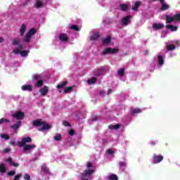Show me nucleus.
Segmentation results:
<instances>
[{"instance_id": "nucleus-1", "label": "nucleus", "mask_w": 180, "mask_h": 180, "mask_svg": "<svg viewBox=\"0 0 180 180\" xmlns=\"http://www.w3.org/2000/svg\"><path fill=\"white\" fill-rule=\"evenodd\" d=\"M32 143V138L30 136L24 137L21 139L20 141H18L17 143L18 147H24L23 151L24 153H26V151H29L30 150H32V148H36V145H27L26 143Z\"/></svg>"}, {"instance_id": "nucleus-2", "label": "nucleus", "mask_w": 180, "mask_h": 180, "mask_svg": "<svg viewBox=\"0 0 180 180\" xmlns=\"http://www.w3.org/2000/svg\"><path fill=\"white\" fill-rule=\"evenodd\" d=\"M32 125L34 127H40L41 126H42V127L38 128L39 131H43V130H49L51 127L50 124L43 121L41 119H37L34 120L32 122Z\"/></svg>"}, {"instance_id": "nucleus-3", "label": "nucleus", "mask_w": 180, "mask_h": 180, "mask_svg": "<svg viewBox=\"0 0 180 180\" xmlns=\"http://www.w3.org/2000/svg\"><path fill=\"white\" fill-rule=\"evenodd\" d=\"M117 53H119V49H116V48H105L101 52V56H106V54H116Z\"/></svg>"}, {"instance_id": "nucleus-4", "label": "nucleus", "mask_w": 180, "mask_h": 180, "mask_svg": "<svg viewBox=\"0 0 180 180\" xmlns=\"http://www.w3.org/2000/svg\"><path fill=\"white\" fill-rule=\"evenodd\" d=\"M95 172L94 169H86L82 174L81 179H88V178H91L92 174Z\"/></svg>"}, {"instance_id": "nucleus-5", "label": "nucleus", "mask_w": 180, "mask_h": 180, "mask_svg": "<svg viewBox=\"0 0 180 180\" xmlns=\"http://www.w3.org/2000/svg\"><path fill=\"white\" fill-rule=\"evenodd\" d=\"M34 79L37 81V83L35 84V86L37 88H40V86H43V84H44V81H43V77H41V75H34Z\"/></svg>"}, {"instance_id": "nucleus-6", "label": "nucleus", "mask_w": 180, "mask_h": 180, "mask_svg": "<svg viewBox=\"0 0 180 180\" xmlns=\"http://www.w3.org/2000/svg\"><path fill=\"white\" fill-rule=\"evenodd\" d=\"M13 117H15L17 120H23L25 119V112L18 111L16 113L12 115Z\"/></svg>"}, {"instance_id": "nucleus-7", "label": "nucleus", "mask_w": 180, "mask_h": 180, "mask_svg": "<svg viewBox=\"0 0 180 180\" xmlns=\"http://www.w3.org/2000/svg\"><path fill=\"white\" fill-rule=\"evenodd\" d=\"M159 2L161 4V7H160V10L162 12H164L165 11H168V9H169V5L166 4L165 0H160Z\"/></svg>"}, {"instance_id": "nucleus-8", "label": "nucleus", "mask_w": 180, "mask_h": 180, "mask_svg": "<svg viewBox=\"0 0 180 180\" xmlns=\"http://www.w3.org/2000/svg\"><path fill=\"white\" fill-rule=\"evenodd\" d=\"M131 18V15H127L124 17L122 18V25H124V26H127L129 25V22Z\"/></svg>"}, {"instance_id": "nucleus-9", "label": "nucleus", "mask_w": 180, "mask_h": 180, "mask_svg": "<svg viewBox=\"0 0 180 180\" xmlns=\"http://www.w3.org/2000/svg\"><path fill=\"white\" fill-rule=\"evenodd\" d=\"M39 92L42 96H46L49 94V87L44 86L42 89L39 90Z\"/></svg>"}, {"instance_id": "nucleus-10", "label": "nucleus", "mask_w": 180, "mask_h": 180, "mask_svg": "<svg viewBox=\"0 0 180 180\" xmlns=\"http://www.w3.org/2000/svg\"><path fill=\"white\" fill-rule=\"evenodd\" d=\"M6 161V162H8V164L12 167H15V168H18V167H19V164L13 162L12 160V158H8Z\"/></svg>"}, {"instance_id": "nucleus-11", "label": "nucleus", "mask_w": 180, "mask_h": 180, "mask_svg": "<svg viewBox=\"0 0 180 180\" xmlns=\"http://www.w3.org/2000/svg\"><path fill=\"white\" fill-rule=\"evenodd\" d=\"M41 172H43V174H45L46 175H51V173L50 172V170L49 169V167L46 166H42L41 167Z\"/></svg>"}, {"instance_id": "nucleus-12", "label": "nucleus", "mask_w": 180, "mask_h": 180, "mask_svg": "<svg viewBox=\"0 0 180 180\" xmlns=\"http://www.w3.org/2000/svg\"><path fill=\"white\" fill-rule=\"evenodd\" d=\"M166 29L171 30V32H176V30H178V27L173 25H167Z\"/></svg>"}, {"instance_id": "nucleus-13", "label": "nucleus", "mask_w": 180, "mask_h": 180, "mask_svg": "<svg viewBox=\"0 0 180 180\" xmlns=\"http://www.w3.org/2000/svg\"><path fill=\"white\" fill-rule=\"evenodd\" d=\"M141 5V1H136L134 5L132 6V11H134V12H137Z\"/></svg>"}, {"instance_id": "nucleus-14", "label": "nucleus", "mask_w": 180, "mask_h": 180, "mask_svg": "<svg viewBox=\"0 0 180 180\" xmlns=\"http://www.w3.org/2000/svg\"><path fill=\"white\" fill-rule=\"evenodd\" d=\"M59 40H60V41H68V37L66 34L62 33L59 35Z\"/></svg>"}, {"instance_id": "nucleus-15", "label": "nucleus", "mask_w": 180, "mask_h": 180, "mask_svg": "<svg viewBox=\"0 0 180 180\" xmlns=\"http://www.w3.org/2000/svg\"><path fill=\"white\" fill-rule=\"evenodd\" d=\"M120 8L122 12H127L129 10V4H122L120 5Z\"/></svg>"}, {"instance_id": "nucleus-16", "label": "nucleus", "mask_w": 180, "mask_h": 180, "mask_svg": "<svg viewBox=\"0 0 180 180\" xmlns=\"http://www.w3.org/2000/svg\"><path fill=\"white\" fill-rule=\"evenodd\" d=\"M21 89H22V91H32L33 87L30 84L23 85V86H22Z\"/></svg>"}, {"instance_id": "nucleus-17", "label": "nucleus", "mask_w": 180, "mask_h": 180, "mask_svg": "<svg viewBox=\"0 0 180 180\" xmlns=\"http://www.w3.org/2000/svg\"><path fill=\"white\" fill-rule=\"evenodd\" d=\"M75 87V85H73L72 86L65 87L64 89V93L65 94H70V92H72Z\"/></svg>"}, {"instance_id": "nucleus-18", "label": "nucleus", "mask_w": 180, "mask_h": 180, "mask_svg": "<svg viewBox=\"0 0 180 180\" xmlns=\"http://www.w3.org/2000/svg\"><path fill=\"white\" fill-rule=\"evenodd\" d=\"M175 20L174 15L172 17L171 15H166V22L167 23H172Z\"/></svg>"}, {"instance_id": "nucleus-19", "label": "nucleus", "mask_w": 180, "mask_h": 180, "mask_svg": "<svg viewBox=\"0 0 180 180\" xmlns=\"http://www.w3.org/2000/svg\"><path fill=\"white\" fill-rule=\"evenodd\" d=\"M138 113H141V109L136 108L130 111L131 115H137Z\"/></svg>"}, {"instance_id": "nucleus-20", "label": "nucleus", "mask_w": 180, "mask_h": 180, "mask_svg": "<svg viewBox=\"0 0 180 180\" xmlns=\"http://www.w3.org/2000/svg\"><path fill=\"white\" fill-rule=\"evenodd\" d=\"M101 35L99 34V32H96L93 34V35L91 37L90 40H92V41L98 40V39H99Z\"/></svg>"}, {"instance_id": "nucleus-21", "label": "nucleus", "mask_w": 180, "mask_h": 180, "mask_svg": "<svg viewBox=\"0 0 180 180\" xmlns=\"http://www.w3.org/2000/svg\"><path fill=\"white\" fill-rule=\"evenodd\" d=\"M25 32H26V25H25V24H22L20 29V36H24Z\"/></svg>"}, {"instance_id": "nucleus-22", "label": "nucleus", "mask_w": 180, "mask_h": 180, "mask_svg": "<svg viewBox=\"0 0 180 180\" xmlns=\"http://www.w3.org/2000/svg\"><path fill=\"white\" fill-rule=\"evenodd\" d=\"M68 84V82L65 81L63 83L58 84L56 88H58V89H62V88H65V86H67Z\"/></svg>"}, {"instance_id": "nucleus-23", "label": "nucleus", "mask_w": 180, "mask_h": 180, "mask_svg": "<svg viewBox=\"0 0 180 180\" xmlns=\"http://www.w3.org/2000/svg\"><path fill=\"white\" fill-rule=\"evenodd\" d=\"M20 124H22V121H18L16 124H14L11 127V129H13V130H18Z\"/></svg>"}, {"instance_id": "nucleus-24", "label": "nucleus", "mask_w": 180, "mask_h": 180, "mask_svg": "<svg viewBox=\"0 0 180 180\" xmlns=\"http://www.w3.org/2000/svg\"><path fill=\"white\" fill-rule=\"evenodd\" d=\"M0 172L1 174H5V172H6V167H5V163H0Z\"/></svg>"}, {"instance_id": "nucleus-25", "label": "nucleus", "mask_w": 180, "mask_h": 180, "mask_svg": "<svg viewBox=\"0 0 180 180\" xmlns=\"http://www.w3.org/2000/svg\"><path fill=\"white\" fill-rule=\"evenodd\" d=\"M110 41H112V38H110V37H108L107 38L102 39L103 44H109Z\"/></svg>"}, {"instance_id": "nucleus-26", "label": "nucleus", "mask_w": 180, "mask_h": 180, "mask_svg": "<svg viewBox=\"0 0 180 180\" xmlns=\"http://www.w3.org/2000/svg\"><path fill=\"white\" fill-rule=\"evenodd\" d=\"M13 46H18L20 44V38H15L12 42Z\"/></svg>"}, {"instance_id": "nucleus-27", "label": "nucleus", "mask_w": 180, "mask_h": 180, "mask_svg": "<svg viewBox=\"0 0 180 180\" xmlns=\"http://www.w3.org/2000/svg\"><path fill=\"white\" fill-rule=\"evenodd\" d=\"M97 79H98L96 77H92L91 79L87 80V83L89 85H92V84H95V82H96Z\"/></svg>"}, {"instance_id": "nucleus-28", "label": "nucleus", "mask_w": 180, "mask_h": 180, "mask_svg": "<svg viewBox=\"0 0 180 180\" xmlns=\"http://www.w3.org/2000/svg\"><path fill=\"white\" fill-rule=\"evenodd\" d=\"M35 7L37 9H40V8H43V3L40 1V0L37 1L35 4Z\"/></svg>"}, {"instance_id": "nucleus-29", "label": "nucleus", "mask_w": 180, "mask_h": 180, "mask_svg": "<svg viewBox=\"0 0 180 180\" xmlns=\"http://www.w3.org/2000/svg\"><path fill=\"white\" fill-rule=\"evenodd\" d=\"M63 139V136H61L60 134H57L54 137H53V140H55V141H61V139Z\"/></svg>"}, {"instance_id": "nucleus-30", "label": "nucleus", "mask_w": 180, "mask_h": 180, "mask_svg": "<svg viewBox=\"0 0 180 180\" xmlns=\"http://www.w3.org/2000/svg\"><path fill=\"white\" fill-rule=\"evenodd\" d=\"M158 64L159 65H164V57L162 56H158Z\"/></svg>"}, {"instance_id": "nucleus-31", "label": "nucleus", "mask_w": 180, "mask_h": 180, "mask_svg": "<svg viewBox=\"0 0 180 180\" xmlns=\"http://www.w3.org/2000/svg\"><path fill=\"white\" fill-rule=\"evenodd\" d=\"M119 167H120V168L124 169V168H126V167H127V164L126 163V162H120Z\"/></svg>"}, {"instance_id": "nucleus-32", "label": "nucleus", "mask_w": 180, "mask_h": 180, "mask_svg": "<svg viewBox=\"0 0 180 180\" xmlns=\"http://www.w3.org/2000/svg\"><path fill=\"white\" fill-rule=\"evenodd\" d=\"M109 180H118L119 178L117 177V175L113 174L108 176Z\"/></svg>"}, {"instance_id": "nucleus-33", "label": "nucleus", "mask_w": 180, "mask_h": 180, "mask_svg": "<svg viewBox=\"0 0 180 180\" xmlns=\"http://www.w3.org/2000/svg\"><path fill=\"white\" fill-rule=\"evenodd\" d=\"M27 53H30V51H22L21 52H20V54L21 56V57H26L27 56Z\"/></svg>"}, {"instance_id": "nucleus-34", "label": "nucleus", "mask_w": 180, "mask_h": 180, "mask_svg": "<svg viewBox=\"0 0 180 180\" xmlns=\"http://www.w3.org/2000/svg\"><path fill=\"white\" fill-rule=\"evenodd\" d=\"M167 49L169 51H172V50H175L176 46L174 44H169L167 46Z\"/></svg>"}, {"instance_id": "nucleus-35", "label": "nucleus", "mask_w": 180, "mask_h": 180, "mask_svg": "<svg viewBox=\"0 0 180 180\" xmlns=\"http://www.w3.org/2000/svg\"><path fill=\"white\" fill-rule=\"evenodd\" d=\"M36 29H34V28H31L29 31H28V32H27V34L30 35V36H31V37H32L33 36V34H34V33H36Z\"/></svg>"}, {"instance_id": "nucleus-36", "label": "nucleus", "mask_w": 180, "mask_h": 180, "mask_svg": "<svg viewBox=\"0 0 180 180\" xmlns=\"http://www.w3.org/2000/svg\"><path fill=\"white\" fill-rule=\"evenodd\" d=\"M124 68L120 69L117 72L118 75L123 77L124 75Z\"/></svg>"}, {"instance_id": "nucleus-37", "label": "nucleus", "mask_w": 180, "mask_h": 180, "mask_svg": "<svg viewBox=\"0 0 180 180\" xmlns=\"http://www.w3.org/2000/svg\"><path fill=\"white\" fill-rule=\"evenodd\" d=\"M31 37H32L31 35L27 33L24 39V41H25L26 43H29V41H30Z\"/></svg>"}, {"instance_id": "nucleus-38", "label": "nucleus", "mask_w": 180, "mask_h": 180, "mask_svg": "<svg viewBox=\"0 0 180 180\" xmlns=\"http://www.w3.org/2000/svg\"><path fill=\"white\" fill-rule=\"evenodd\" d=\"M13 175H16V172L15 171H10L6 173L7 176H13Z\"/></svg>"}, {"instance_id": "nucleus-39", "label": "nucleus", "mask_w": 180, "mask_h": 180, "mask_svg": "<svg viewBox=\"0 0 180 180\" xmlns=\"http://www.w3.org/2000/svg\"><path fill=\"white\" fill-rule=\"evenodd\" d=\"M70 29L72 30H75V32H78V30H79V27H78V25H73L70 27Z\"/></svg>"}, {"instance_id": "nucleus-40", "label": "nucleus", "mask_w": 180, "mask_h": 180, "mask_svg": "<svg viewBox=\"0 0 180 180\" xmlns=\"http://www.w3.org/2000/svg\"><path fill=\"white\" fill-rule=\"evenodd\" d=\"M10 122H11V120H9L8 119L1 118L0 120V124H2V123H9Z\"/></svg>"}, {"instance_id": "nucleus-41", "label": "nucleus", "mask_w": 180, "mask_h": 180, "mask_svg": "<svg viewBox=\"0 0 180 180\" xmlns=\"http://www.w3.org/2000/svg\"><path fill=\"white\" fill-rule=\"evenodd\" d=\"M63 126H65V127H71V124H70V122H68V121H67V120H63Z\"/></svg>"}, {"instance_id": "nucleus-42", "label": "nucleus", "mask_w": 180, "mask_h": 180, "mask_svg": "<svg viewBox=\"0 0 180 180\" xmlns=\"http://www.w3.org/2000/svg\"><path fill=\"white\" fill-rule=\"evenodd\" d=\"M1 139H4L5 140H9V139H11L8 135H6L5 134H1Z\"/></svg>"}, {"instance_id": "nucleus-43", "label": "nucleus", "mask_w": 180, "mask_h": 180, "mask_svg": "<svg viewBox=\"0 0 180 180\" xmlns=\"http://www.w3.org/2000/svg\"><path fill=\"white\" fill-rule=\"evenodd\" d=\"M174 20L180 22V13L174 15Z\"/></svg>"}, {"instance_id": "nucleus-44", "label": "nucleus", "mask_w": 180, "mask_h": 180, "mask_svg": "<svg viewBox=\"0 0 180 180\" xmlns=\"http://www.w3.org/2000/svg\"><path fill=\"white\" fill-rule=\"evenodd\" d=\"M153 164H158V156H153Z\"/></svg>"}, {"instance_id": "nucleus-45", "label": "nucleus", "mask_w": 180, "mask_h": 180, "mask_svg": "<svg viewBox=\"0 0 180 180\" xmlns=\"http://www.w3.org/2000/svg\"><path fill=\"white\" fill-rule=\"evenodd\" d=\"M11 151V148H6L4 149L3 152L4 153V154H8V153H10Z\"/></svg>"}, {"instance_id": "nucleus-46", "label": "nucleus", "mask_w": 180, "mask_h": 180, "mask_svg": "<svg viewBox=\"0 0 180 180\" xmlns=\"http://www.w3.org/2000/svg\"><path fill=\"white\" fill-rule=\"evenodd\" d=\"M23 179L25 180H30V175L27 174H25L23 176Z\"/></svg>"}, {"instance_id": "nucleus-47", "label": "nucleus", "mask_w": 180, "mask_h": 180, "mask_svg": "<svg viewBox=\"0 0 180 180\" xmlns=\"http://www.w3.org/2000/svg\"><path fill=\"white\" fill-rule=\"evenodd\" d=\"M20 177H22V174H17L14 176V180H19Z\"/></svg>"}, {"instance_id": "nucleus-48", "label": "nucleus", "mask_w": 180, "mask_h": 180, "mask_svg": "<svg viewBox=\"0 0 180 180\" xmlns=\"http://www.w3.org/2000/svg\"><path fill=\"white\" fill-rule=\"evenodd\" d=\"M13 53L16 55V54H19V53H20V51H19V49H15L13 50Z\"/></svg>"}, {"instance_id": "nucleus-49", "label": "nucleus", "mask_w": 180, "mask_h": 180, "mask_svg": "<svg viewBox=\"0 0 180 180\" xmlns=\"http://www.w3.org/2000/svg\"><path fill=\"white\" fill-rule=\"evenodd\" d=\"M75 134V131L74 129H71L69 131V135L74 136Z\"/></svg>"}, {"instance_id": "nucleus-50", "label": "nucleus", "mask_w": 180, "mask_h": 180, "mask_svg": "<svg viewBox=\"0 0 180 180\" xmlns=\"http://www.w3.org/2000/svg\"><path fill=\"white\" fill-rule=\"evenodd\" d=\"M117 129H120V124H116L114 125V129L117 130Z\"/></svg>"}, {"instance_id": "nucleus-51", "label": "nucleus", "mask_w": 180, "mask_h": 180, "mask_svg": "<svg viewBox=\"0 0 180 180\" xmlns=\"http://www.w3.org/2000/svg\"><path fill=\"white\" fill-rule=\"evenodd\" d=\"M115 152L113 150H112V149H108L107 150V153L109 154L110 155H112V154H113Z\"/></svg>"}, {"instance_id": "nucleus-52", "label": "nucleus", "mask_w": 180, "mask_h": 180, "mask_svg": "<svg viewBox=\"0 0 180 180\" xmlns=\"http://www.w3.org/2000/svg\"><path fill=\"white\" fill-rule=\"evenodd\" d=\"M164 160V157L162 155H158V162H161Z\"/></svg>"}, {"instance_id": "nucleus-53", "label": "nucleus", "mask_w": 180, "mask_h": 180, "mask_svg": "<svg viewBox=\"0 0 180 180\" xmlns=\"http://www.w3.org/2000/svg\"><path fill=\"white\" fill-rule=\"evenodd\" d=\"M18 47L17 48L18 50H19L20 51V50H22L23 49V45H22L21 44H19Z\"/></svg>"}, {"instance_id": "nucleus-54", "label": "nucleus", "mask_w": 180, "mask_h": 180, "mask_svg": "<svg viewBox=\"0 0 180 180\" xmlns=\"http://www.w3.org/2000/svg\"><path fill=\"white\" fill-rule=\"evenodd\" d=\"M86 167H87V168H92V167H94V166L92 165V162H88Z\"/></svg>"}, {"instance_id": "nucleus-55", "label": "nucleus", "mask_w": 180, "mask_h": 180, "mask_svg": "<svg viewBox=\"0 0 180 180\" xmlns=\"http://www.w3.org/2000/svg\"><path fill=\"white\" fill-rule=\"evenodd\" d=\"M153 27L155 29V30H158V24H153Z\"/></svg>"}, {"instance_id": "nucleus-56", "label": "nucleus", "mask_w": 180, "mask_h": 180, "mask_svg": "<svg viewBox=\"0 0 180 180\" xmlns=\"http://www.w3.org/2000/svg\"><path fill=\"white\" fill-rule=\"evenodd\" d=\"M165 27L164 24H158V29H162V27Z\"/></svg>"}, {"instance_id": "nucleus-57", "label": "nucleus", "mask_w": 180, "mask_h": 180, "mask_svg": "<svg viewBox=\"0 0 180 180\" xmlns=\"http://www.w3.org/2000/svg\"><path fill=\"white\" fill-rule=\"evenodd\" d=\"M108 129H110V130L115 129V125H109Z\"/></svg>"}, {"instance_id": "nucleus-58", "label": "nucleus", "mask_w": 180, "mask_h": 180, "mask_svg": "<svg viewBox=\"0 0 180 180\" xmlns=\"http://www.w3.org/2000/svg\"><path fill=\"white\" fill-rule=\"evenodd\" d=\"M112 89H108V91H107V95H110V94H112Z\"/></svg>"}, {"instance_id": "nucleus-59", "label": "nucleus", "mask_w": 180, "mask_h": 180, "mask_svg": "<svg viewBox=\"0 0 180 180\" xmlns=\"http://www.w3.org/2000/svg\"><path fill=\"white\" fill-rule=\"evenodd\" d=\"M143 53H144L145 56H148V50L144 51Z\"/></svg>"}, {"instance_id": "nucleus-60", "label": "nucleus", "mask_w": 180, "mask_h": 180, "mask_svg": "<svg viewBox=\"0 0 180 180\" xmlns=\"http://www.w3.org/2000/svg\"><path fill=\"white\" fill-rule=\"evenodd\" d=\"M98 120V117H94V118L92 120V122H96Z\"/></svg>"}, {"instance_id": "nucleus-61", "label": "nucleus", "mask_w": 180, "mask_h": 180, "mask_svg": "<svg viewBox=\"0 0 180 180\" xmlns=\"http://www.w3.org/2000/svg\"><path fill=\"white\" fill-rule=\"evenodd\" d=\"M0 43H4V38L0 37Z\"/></svg>"}, {"instance_id": "nucleus-62", "label": "nucleus", "mask_w": 180, "mask_h": 180, "mask_svg": "<svg viewBox=\"0 0 180 180\" xmlns=\"http://www.w3.org/2000/svg\"><path fill=\"white\" fill-rule=\"evenodd\" d=\"M152 146H155V143H152Z\"/></svg>"}, {"instance_id": "nucleus-63", "label": "nucleus", "mask_w": 180, "mask_h": 180, "mask_svg": "<svg viewBox=\"0 0 180 180\" xmlns=\"http://www.w3.org/2000/svg\"><path fill=\"white\" fill-rule=\"evenodd\" d=\"M106 141L105 140H103V143H105Z\"/></svg>"}, {"instance_id": "nucleus-64", "label": "nucleus", "mask_w": 180, "mask_h": 180, "mask_svg": "<svg viewBox=\"0 0 180 180\" xmlns=\"http://www.w3.org/2000/svg\"><path fill=\"white\" fill-rule=\"evenodd\" d=\"M60 94H61V90H59Z\"/></svg>"}]
</instances>
